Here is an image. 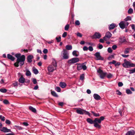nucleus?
Segmentation results:
<instances>
[{
  "label": "nucleus",
  "mask_w": 135,
  "mask_h": 135,
  "mask_svg": "<svg viewBox=\"0 0 135 135\" xmlns=\"http://www.w3.org/2000/svg\"><path fill=\"white\" fill-rule=\"evenodd\" d=\"M59 85L61 88H64L66 87V85L65 83L60 82V83Z\"/></svg>",
  "instance_id": "19"
},
{
  "label": "nucleus",
  "mask_w": 135,
  "mask_h": 135,
  "mask_svg": "<svg viewBox=\"0 0 135 135\" xmlns=\"http://www.w3.org/2000/svg\"><path fill=\"white\" fill-rule=\"evenodd\" d=\"M6 123L7 124H9L11 123V122L8 120H6Z\"/></svg>",
  "instance_id": "53"
},
{
  "label": "nucleus",
  "mask_w": 135,
  "mask_h": 135,
  "mask_svg": "<svg viewBox=\"0 0 135 135\" xmlns=\"http://www.w3.org/2000/svg\"><path fill=\"white\" fill-rule=\"evenodd\" d=\"M12 85H13L14 87H16L18 86V83L17 82H16L13 83Z\"/></svg>",
  "instance_id": "54"
},
{
  "label": "nucleus",
  "mask_w": 135,
  "mask_h": 135,
  "mask_svg": "<svg viewBox=\"0 0 135 135\" xmlns=\"http://www.w3.org/2000/svg\"><path fill=\"white\" fill-rule=\"evenodd\" d=\"M15 127L17 129L19 130H21L23 129V128L19 126H15Z\"/></svg>",
  "instance_id": "37"
},
{
  "label": "nucleus",
  "mask_w": 135,
  "mask_h": 135,
  "mask_svg": "<svg viewBox=\"0 0 135 135\" xmlns=\"http://www.w3.org/2000/svg\"><path fill=\"white\" fill-rule=\"evenodd\" d=\"M0 119L2 121H4L5 120V118L4 117H2V115H0Z\"/></svg>",
  "instance_id": "45"
},
{
  "label": "nucleus",
  "mask_w": 135,
  "mask_h": 135,
  "mask_svg": "<svg viewBox=\"0 0 135 135\" xmlns=\"http://www.w3.org/2000/svg\"><path fill=\"white\" fill-rule=\"evenodd\" d=\"M18 64H20V63L18 62L17 61V62L14 64V65L15 66L18 67L19 66V65Z\"/></svg>",
  "instance_id": "50"
},
{
  "label": "nucleus",
  "mask_w": 135,
  "mask_h": 135,
  "mask_svg": "<svg viewBox=\"0 0 135 135\" xmlns=\"http://www.w3.org/2000/svg\"><path fill=\"white\" fill-rule=\"evenodd\" d=\"M108 52L110 53L112 52V50L111 47H109L108 49Z\"/></svg>",
  "instance_id": "46"
},
{
  "label": "nucleus",
  "mask_w": 135,
  "mask_h": 135,
  "mask_svg": "<svg viewBox=\"0 0 135 135\" xmlns=\"http://www.w3.org/2000/svg\"><path fill=\"white\" fill-rule=\"evenodd\" d=\"M0 130L2 132L5 133L11 132L10 129H9L6 127H3L0 128Z\"/></svg>",
  "instance_id": "12"
},
{
  "label": "nucleus",
  "mask_w": 135,
  "mask_h": 135,
  "mask_svg": "<svg viewBox=\"0 0 135 135\" xmlns=\"http://www.w3.org/2000/svg\"><path fill=\"white\" fill-rule=\"evenodd\" d=\"M129 71V73L130 74L135 73V68L133 69L130 70Z\"/></svg>",
  "instance_id": "31"
},
{
  "label": "nucleus",
  "mask_w": 135,
  "mask_h": 135,
  "mask_svg": "<svg viewBox=\"0 0 135 135\" xmlns=\"http://www.w3.org/2000/svg\"><path fill=\"white\" fill-rule=\"evenodd\" d=\"M126 18H127L128 21L131 20V18L130 16H128L126 17Z\"/></svg>",
  "instance_id": "64"
},
{
  "label": "nucleus",
  "mask_w": 135,
  "mask_h": 135,
  "mask_svg": "<svg viewBox=\"0 0 135 135\" xmlns=\"http://www.w3.org/2000/svg\"><path fill=\"white\" fill-rule=\"evenodd\" d=\"M101 37L100 34L99 32H95L93 36L94 38H99Z\"/></svg>",
  "instance_id": "13"
},
{
  "label": "nucleus",
  "mask_w": 135,
  "mask_h": 135,
  "mask_svg": "<svg viewBox=\"0 0 135 135\" xmlns=\"http://www.w3.org/2000/svg\"><path fill=\"white\" fill-rule=\"evenodd\" d=\"M84 74H83L80 75V80H83L84 79Z\"/></svg>",
  "instance_id": "40"
},
{
  "label": "nucleus",
  "mask_w": 135,
  "mask_h": 135,
  "mask_svg": "<svg viewBox=\"0 0 135 135\" xmlns=\"http://www.w3.org/2000/svg\"><path fill=\"white\" fill-rule=\"evenodd\" d=\"M65 47L66 49L68 50H71L72 48V46L71 45H67Z\"/></svg>",
  "instance_id": "25"
},
{
  "label": "nucleus",
  "mask_w": 135,
  "mask_h": 135,
  "mask_svg": "<svg viewBox=\"0 0 135 135\" xmlns=\"http://www.w3.org/2000/svg\"><path fill=\"white\" fill-rule=\"evenodd\" d=\"M79 61V59L78 58L74 57L69 60L68 63L69 64H73L78 62Z\"/></svg>",
  "instance_id": "8"
},
{
  "label": "nucleus",
  "mask_w": 135,
  "mask_h": 135,
  "mask_svg": "<svg viewBox=\"0 0 135 135\" xmlns=\"http://www.w3.org/2000/svg\"><path fill=\"white\" fill-rule=\"evenodd\" d=\"M76 35L78 36H79L80 37H81L82 36V34L81 33H80L79 32L77 33Z\"/></svg>",
  "instance_id": "58"
},
{
  "label": "nucleus",
  "mask_w": 135,
  "mask_h": 135,
  "mask_svg": "<svg viewBox=\"0 0 135 135\" xmlns=\"http://www.w3.org/2000/svg\"><path fill=\"white\" fill-rule=\"evenodd\" d=\"M126 92L128 94H131L132 93V92L129 89H127L126 90Z\"/></svg>",
  "instance_id": "36"
},
{
  "label": "nucleus",
  "mask_w": 135,
  "mask_h": 135,
  "mask_svg": "<svg viewBox=\"0 0 135 135\" xmlns=\"http://www.w3.org/2000/svg\"><path fill=\"white\" fill-rule=\"evenodd\" d=\"M113 76L112 75L110 74L109 73L108 74H107V77L108 78H111Z\"/></svg>",
  "instance_id": "41"
},
{
  "label": "nucleus",
  "mask_w": 135,
  "mask_h": 135,
  "mask_svg": "<svg viewBox=\"0 0 135 135\" xmlns=\"http://www.w3.org/2000/svg\"><path fill=\"white\" fill-rule=\"evenodd\" d=\"M69 27V25L68 24L66 25L65 27V30L66 31L68 30Z\"/></svg>",
  "instance_id": "34"
},
{
  "label": "nucleus",
  "mask_w": 135,
  "mask_h": 135,
  "mask_svg": "<svg viewBox=\"0 0 135 135\" xmlns=\"http://www.w3.org/2000/svg\"><path fill=\"white\" fill-rule=\"evenodd\" d=\"M83 49L84 51H87L88 49V48L86 46H85L83 47Z\"/></svg>",
  "instance_id": "56"
},
{
  "label": "nucleus",
  "mask_w": 135,
  "mask_h": 135,
  "mask_svg": "<svg viewBox=\"0 0 135 135\" xmlns=\"http://www.w3.org/2000/svg\"><path fill=\"white\" fill-rule=\"evenodd\" d=\"M118 85L119 87H121L123 85V84L122 82H119L118 84Z\"/></svg>",
  "instance_id": "48"
},
{
  "label": "nucleus",
  "mask_w": 135,
  "mask_h": 135,
  "mask_svg": "<svg viewBox=\"0 0 135 135\" xmlns=\"http://www.w3.org/2000/svg\"><path fill=\"white\" fill-rule=\"evenodd\" d=\"M132 28L135 31V25L132 24L131 25Z\"/></svg>",
  "instance_id": "43"
},
{
  "label": "nucleus",
  "mask_w": 135,
  "mask_h": 135,
  "mask_svg": "<svg viewBox=\"0 0 135 135\" xmlns=\"http://www.w3.org/2000/svg\"><path fill=\"white\" fill-rule=\"evenodd\" d=\"M121 55L123 57H124V58L127 57H128V56H129V55H126L123 54H122Z\"/></svg>",
  "instance_id": "51"
},
{
  "label": "nucleus",
  "mask_w": 135,
  "mask_h": 135,
  "mask_svg": "<svg viewBox=\"0 0 135 135\" xmlns=\"http://www.w3.org/2000/svg\"><path fill=\"white\" fill-rule=\"evenodd\" d=\"M33 71V73L36 74H37L38 73V71L37 69H34Z\"/></svg>",
  "instance_id": "30"
},
{
  "label": "nucleus",
  "mask_w": 135,
  "mask_h": 135,
  "mask_svg": "<svg viewBox=\"0 0 135 135\" xmlns=\"http://www.w3.org/2000/svg\"><path fill=\"white\" fill-rule=\"evenodd\" d=\"M87 121L88 123L90 124H93L94 123V120L93 121L92 119L90 118H88L87 119Z\"/></svg>",
  "instance_id": "21"
},
{
  "label": "nucleus",
  "mask_w": 135,
  "mask_h": 135,
  "mask_svg": "<svg viewBox=\"0 0 135 135\" xmlns=\"http://www.w3.org/2000/svg\"><path fill=\"white\" fill-rule=\"evenodd\" d=\"M103 47V45H102L99 44L98 48L99 49H101Z\"/></svg>",
  "instance_id": "60"
},
{
  "label": "nucleus",
  "mask_w": 135,
  "mask_h": 135,
  "mask_svg": "<svg viewBox=\"0 0 135 135\" xmlns=\"http://www.w3.org/2000/svg\"><path fill=\"white\" fill-rule=\"evenodd\" d=\"M112 36V34L109 32H106L105 36L103 38L104 40L106 41L107 40V38H109Z\"/></svg>",
  "instance_id": "11"
},
{
  "label": "nucleus",
  "mask_w": 135,
  "mask_h": 135,
  "mask_svg": "<svg viewBox=\"0 0 135 135\" xmlns=\"http://www.w3.org/2000/svg\"><path fill=\"white\" fill-rule=\"evenodd\" d=\"M57 63L56 60L54 59H52V62L51 65L48 66L47 69L48 71L52 72L56 69Z\"/></svg>",
  "instance_id": "2"
},
{
  "label": "nucleus",
  "mask_w": 135,
  "mask_h": 135,
  "mask_svg": "<svg viewBox=\"0 0 135 135\" xmlns=\"http://www.w3.org/2000/svg\"><path fill=\"white\" fill-rule=\"evenodd\" d=\"M135 133V132L134 130H131L128 131L126 135H134Z\"/></svg>",
  "instance_id": "16"
},
{
  "label": "nucleus",
  "mask_w": 135,
  "mask_h": 135,
  "mask_svg": "<svg viewBox=\"0 0 135 135\" xmlns=\"http://www.w3.org/2000/svg\"><path fill=\"white\" fill-rule=\"evenodd\" d=\"M33 56L32 55H28L27 57V61L29 62H31L32 61V59H33Z\"/></svg>",
  "instance_id": "14"
},
{
  "label": "nucleus",
  "mask_w": 135,
  "mask_h": 135,
  "mask_svg": "<svg viewBox=\"0 0 135 135\" xmlns=\"http://www.w3.org/2000/svg\"><path fill=\"white\" fill-rule=\"evenodd\" d=\"M55 90L58 92H60L61 91V89L58 86H57L55 88Z\"/></svg>",
  "instance_id": "32"
},
{
  "label": "nucleus",
  "mask_w": 135,
  "mask_h": 135,
  "mask_svg": "<svg viewBox=\"0 0 135 135\" xmlns=\"http://www.w3.org/2000/svg\"><path fill=\"white\" fill-rule=\"evenodd\" d=\"M0 91L2 93H5L6 92L7 90L5 89H0Z\"/></svg>",
  "instance_id": "35"
},
{
  "label": "nucleus",
  "mask_w": 135,
  "mask_h": 135,
  "mask_svg": "<svg viewBox=\"0 0 135 135\" xmlns=\"http://www.w3.org/2000/svg\"><path fill=\"white\" fill-rule=\"evenodd\" d=\"M82 69V65L81 64H79L77 66V69L80 70Z\"/></svg>",
  "instance_id": "27"
},
{
  "label": "nucleus",
  "mask_w": 135,
  "mask_h": 135,
  "mask_svg": "<svg viewBox=\"0 0 135 135\" xmlns=\"http://www.w3.org/2000/svg\"><path fill=\"white\" fill-rule=\"evenodd\" d=\"M97 72L100 74V77L101 79H103L107 75V73L103 72L102 70L99 69L98 70Z\"/></svg>",
  "instance_id": "7"
},
{
  "label": "nucleus",
  "mask_w": 135,
  "mask_h": 135,
  "mask_svg": "<svg viewBox=\"0 0 135 135\" xmlns=\"http://www.w3.org/2000/svg\"><path fill=\"white\" fill-rule=\"evenodd\" d=\"M104 119V117L102 116L100 118H95L94 120V127L97 128H100L101 126L98 124L101 123V121L103 120Z\"/></svg>",
  "instance_id": "3"
},
{
  "label": "nucleus",
  "mask_w": 135,
  "mask_h": 135,
  "mask_svg": "<svg viewBox=\"0 0 135 135\" xmlns=\"http://www.w3.org/2000/svg\"><path fill=\"white\" fill-rule=\"evenodd\" d=\"M129 24V23L127 22L123 21L119 23V25L121 28L123 29L124 28H126Z\"/></svg>",
  "instance_id": "6"
},
{
  "label": "nucleus",
  "mask_w": 135,
  "mask_h": 135,
  "mask_svg": "<svg viewBox=\"0 0 135 135\" xmlns=\"http://www.w3.org/2000/svg\"><path fill=\"white\" fill-rule=\"evenodd\" d=\"M116 25L114 23H112L110 25L109 27V30L113 29L115 27Z\"/></svg>",
  "instance_id": "20"
},
{
  "label": "nucleus",
  "mask_w": 135,
  "mask_h": 135,
  "mask_svg": "<svg viewBox=\"0 0 135 135\" xmlns=\"http://www.w3.org/2000/svg\"><path fill=\"white\" fill-rule=\"evenodd\" d=\"M51 94L54 96L57 97H58V95L54 91H51Z\"/></svg>",
  "instance_id": "24"
},
{
  "label": "nucleus",
  "mask_w": 135,
  "mask_h": 135,
  "mask_svg": "<svg viewBox=\"0 0 135 135\" xmlns=\"http://www.w3.org/2000/svg\"><path fill=\"white\" fill-rule=\"evenodd\" d=\"M75 24L77 25H80V22L78 20L76 21L75 22Z\"/></svg>",
  "instance_id": "52"
},
{
  "label": "nucleus",
  "mask_w": 135,
  "mask_h": 135,
  "mask_svg": "<svg viewBox=\"0 0 135 135\" xmlns=\"http://www.w3.org/2000/svg\"><path fill=\"white\" fill-rule=\"evenodd\" d=\"M15 56L17 58V61L18 62L20 63V66L23 65L24 64V61L25 60V57L24 55L21 56V54L19 53L15 54Z\"/></svg>",
  "instance_id": "1"
},
{
  "label": "nucleus",
  "mask_w": 135,
  "mask_h": 135,
  "mask_svg": "<svg viewBox=\"0 0 135 135\" xmlns=\"http://www.w3.org/2000/svg\"><path fill=\"white\" fill-rule=\"evenodd\" d=\"M78 51L76 50L72 52L73 55L77 57L78 56L79 54H77Z\"/></svg>",
  "instance_id": "23"
},
{
  "label": "nucleus",
  "mask_w": 135,
  "mask_h": 135,
  "mask_svg": "<svg viewBox=\"0 0 135 135\" xmlns=\"http://www.w3.org/2000/svg\"><path fill=\"white\" fill-rule=\"evenodd\" d=\"M116 92L117 94L119 95H120L122 94L118 90H117Z\"/></svg>",
  "instance_id": "44"
},
{
  "label": "nucleus",
  "mask_w": 135,
  "mask_h": 135,
  "mask_svg": "<svg viewBox=\"0 0 135 135\" xmlns=\"http://www.w3.org/2000/svg\"><path fill=\"white\" fill-rule=\"evenodd\" d=\"M88 49L90 51H92L93 50V47L91 46H90L89 47Z\"/></svg>",
  "instance_id": "49"
},
{
  "label": "nucleus",
  "mask_w": 135,
  "mask_h": 135,
  "mask_svg": "<svg viewBox=\"0 0 135 135\" xmlns=\"http://www.w3.org/2000/svg\"><path fill=\"white\" fill-rule=\"evenodd\" d=\"M123 66L126 68H128L129 67H135V64L131 63L129 61H125L122 64Z\"/></svg>",
  "instance_id": "5"
},
{
  "label": "nucleus",
  "mask_w": 135,
  "mask_h": 135,
  "mask_svg": "<svg viewBox=\"0 0 135 135\" xmlns=\"http://www.w3.org/2000/svg\"><path fill=\"white\" fill-rule=\"evenodd\" d=\"M26 75L27 76H30L31 75V72L28 70H27L26 71Z\"/></svg>",
  "instance_id": "28"
},
{
  "label": "nucleus",
  "mask_w": 135,
  "mask_h": 135,
  "mask_svg": "<svg viewBox=\"0 0 135 135\" xmlns=\"http://www.w3.org/2000/svg\"><path fill=\"white\" fill-rule=\"evenodd\" d=\"M67 33L66 32H64L62 35V37H65L67 35Z\"/></svg>",
  "instance_id": "59"
},
{
  "label": "nucleus",
  "mask_w": 135,
  "mask_h": 135,
  "mask_svg": "<svg viewBox=\"0 0 135 135\" xmlns=\"http://www.w3.org/2000/svg\"><path fill=\"white\" fill-rule=\"evenodd\" d=\"M129 52V51L128 49H126L124 51V52L125 54H127Z\"/></svg>",
  "instance_id": "39"
},
{
  "label": "nucleus",
  "mask_w": 135,
  "mask_h": 135,
  "mask_svg": "<svg viewBox=\"0 0 135 135\" xmlns=\"http://www.w3.org/2000/svg\"><path fill=\"white\" fill-rule=\"evenodd\" d=\"M29 109L31 110L32 112L35 113L36 112V109L31 106H29Z\"/></svg>",
  "instance_id": "22"
},
{
  "label": "nucleus",
  "mask_w": 135,
  "mask_h": 135,
  "mask_svg": "<svg viewBox=\"0 0 135 135\" xmlns=\"http://www.w3.org/2000/svg\"><path fill=\"white\" fill-rule=\"evenodd\" d=\"M43 53L44 54H46L48 52V50L46 49H45L43 51Z\"/></svg>",
  "instance_id": "57"
},
{
  "label": "nucleus",
  "mask_w": 135,
  "mask_h": 135,
  "mask_svg": "<svg viewBox=\"0 0 135 135\" xmlns=\"http://www.w3.org/2000/svg\"><path fill=\"white\" fill-rule=\"evenodd\" d=\"M7 57L8 59H10L12 61H13L15 59V58L10 54H7Z\"/></svg>",
  "instance_id": "18"
},
{
  "label": "nucleus",
  "mask_w": 135,
  "mask_h": 135,
  "mask_svg": "<svg viewBox=\"0 0 135 135\" xmlns=\"http://www.w3.org/2000/svg\"><path fill=\"white\" fill-rule=\"evenodd\" d=\"M133 9L131 8H130L128 11V13L130 14H132L133 13Z\"/></svg>",
  "instance_id": "29"
},
{
  "label": "nucleus",
  "mask_w": 135,
  "mask_h": 135,
  "mask_svg": "<svg viewBox=\"0 0 135 135\" xmlns=\"http://www.w3.org/2000/svg\"><path fill=\"white\" fill-rule=\"evenodd\" d=\"M25 79L22 76L18 80L19 82L21 83H24L25 82Z\"/></svg>",
  "instance_id": "17"
},
{
  "label": "nucleus",
  "mask_w": 135,
  "mask_h": 135,
  "mask_svg": "<svg viewBox=\"0 0 135 135\" xmlns=\"http://www.w3.org/2000/svg\"><path fill=\"white\" fill-rule=\"evenodd\" d=\"M32 81L34 84H36L37 83L36 79L34 78H33L32 79Z\"/></svg>",
  "instance_id": "33"
},
{
  "label": "nucleus",
  "mask_w": 135,
  "mask_h": 135,
  "mask_svg": "<svg viewBox=\"0 0 135 135\" xmlns=\"http://www.w3.org/2000/svg\"><path fill=\"white\" fill-rule=\"evenodd\" d=\"M91 113L92 114H93V115L95 117H99L100 116V115H99V113H95V112H94L93 111H91Z\"/></svg>",
  "instance_id": "26"
},
{
  "label": "nucleus",
  "mask_w": 135,
  "mask_h": 135,
  "mask_svg": "<svg viewBox=\"0 0 135 135\" xmlns=\"http://www.w3.org/2000/svg\"><path fill=\"white\" fill-rule=\"evenodd\" d=\"M3 103L5 104H9L8 101L7 100H4L3 102Z\"/></svg>",
  "instance_id": "38"
},
{
  "label": "nucleus",
  "mask_w": 135,
  "mask_h": 135,
  "mask_svg": "<svg viewBox=\"0 0 135 135\" xmlns=\"http://www.w3.org/2000/svg\"><path fill=\"white\" fill-rule=\"evenodd\" d=\"M93 97L94 98L97 100H99L101 98L100 96L97 94H94L93 95Z\"/></svg>",
  "instance_id": "15"
},
{
  "label": "nucleus",
  "mask_w": 135,
  "mask_h": 135,
  "mask_svg": "<svg viewBox=\"0 0 135 135\" xmlns=\"http://www.w3.org/2000/svg\"><path fill=\"white\" fill-rule=\"evenodd\" d=\"M117 47V46L116 45H113L112 46V48L114 50H115Z\"/></svg>",
  "instance_id": "55"
},
{
  "label": "nucleus",
  "mask_w": 135,
  "mask_h": 135,
  "mask_svg": "<svg viewBox=\"0 0 135 135\" xmlns=\"http://www.w3.org/2000/svg\"><path fill=\"white\" fill-rule=\"evenodd\" d=\"M87 67L85 65H82V69H83L84 70H85L86 69Z\"/></svg>",
  "instance_id": "47"
},
{
  "label": "nucleus",
  "mask_w": 135,
  "mask_h": 135,
  "mask_svg": "<svg viewBox=\"0 0 135 135\" xmlns=\"http://www.w3.org/2000/svg\"><path fill=\"white\" fill-rule=\"evenodd\" d=\"M94 55L96 57V60H103V58L100 55V53L99 52H97Z\"/></svg>",
  "instance_id": "10"
},
{
  "label": "nucleus",
  "mask_w": 135,
  "mask_h": 135,
  "mask_svg": "<svg viewBox=\"0 0 135 135\" xmlns=\"http://www.w3.org/2000/svg\"><path fill=\"white\" fill-rule=\"evenodd\" d=\"M23 124L24 126H27L28 125V123H27L26 122H23Z\"/></svg>",
  "instance_id": "63"
},
{
  "label": "nucleus",
  "mask_w": 135,
  "mask_h": 135,
  "mask_svg": "<svg viewBox=\"0 0 135 135\" xmlns=\"http://www.w3.org/2000/svg\"><path fill=\"white\" fill-rule=\"evenodd\" d=\"M56 40H57V41L58 42H60L61 40V37L60 36L59 37H56Z\"/></svg>",
  "instance_id": "42"
},
{
  "label": "nucleus",
  "mask_w": 135,
  "mask_h": 135,
  "mask_svg": "<svg viewBox=\"0 0 135 135\" xmlns=\"http://www.w3.org/2000/svg\"><path fill=\"white\" fill-rule=\"evenodd\" d=\"M38 86L37 85H36L33 88V89L35 90H36L38 89Z\"/></svg>",
  "instance_id": "61"
},
{
  "label": "nucleus",
  "mask_w": 135,
  "mask_h": 135,
  "mask_svg": "<svg viewBox=\"0 0 135 135\" xmlns=\"http://www.w3.org/2000/svg\"><path fill=\"white\" fill-rule=\"evenodd\" d=\"M76 112L77 113L80 114H85L88 115L89 116H90V113L80 108L77 109L76 110Z\"/></svg>",
  "instance_id": "4"
},
{
  "label": "nucleus",
  "mask_w": 135,
  "mask_h": 135,
  "mask_svg": "<svg viewBox=\"0 0 135 135\" xmlns=\"http://www.w3.org/2000/svg\"><path fill=\"white\" fill-rule=\"evenodd\" d=\"M62 52H63L62 57L63 59H66L69 58V54L66 50L64 49Z\"/></svg>",
  "instance_id": "9"
},
{
  "label": "nucleus",
  "mask_w": 135,
  "mask_h": 135,
  "mask_svg": "<svg viewBox=\"0 0 135 135\" xmlns=\"http://www.w3.org/2000/svg\"><path fill=\"white\" fill-rule=\"evenodd\" d=\"M104 39H100V40H99V42H101V43H103L104 42Z\"/></svg>",
  "instance_id": "62"
}]
</instances>
